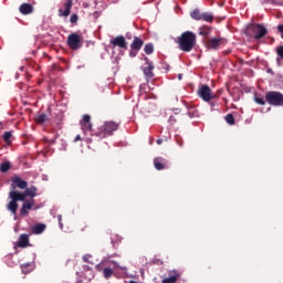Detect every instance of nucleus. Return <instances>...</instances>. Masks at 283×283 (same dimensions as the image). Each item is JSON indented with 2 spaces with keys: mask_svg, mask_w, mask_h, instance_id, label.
<instances>
[{
  "mask_svg": "<svg viewBox=\"0 0 283 283\" xmlns=\"http://www.w3.org/2000/svg\"><path fill=\"white\" fill-rule=\"evenodd\" d=\"M176 43L178 44L179 50L181 52H191L193 48H196L197 36L196 33L191 31H186L177 38Z\"/></svg>",
  "mask_w": 283,
  "mask_h": 283,
  "instance_id": "nucleus-1",
  "label": "nucleus"
},
{
  "mask_svg": "<svg viewBox=\"0 0 283 283\" xmlns=\"http://www.w3.org/2000/svg\"><path fill=\"white\" fill-rule=\"evenodd\" d=\"M119 127L120 124L114 120L105 122L102 126L97 128V130L94 133V136L99 138V140H103V138L112 136L114 132H118Z\"/></svg>",
  "mask_w": 283,
  "mask_h": 283,
  "instance_id": "nucleus-2",
  "label": "nucleus"
},
{
  "mask_svg": "<svg viewBox=\"0 0 283 283\" xmlns=\"http://www.w3.org/2000/svg\"><path fill=\"white\" fill-rule=\"evenodd\" d=\"M191 19L195 21H205L206 23H213V13L211 12H205L200 9H195L190 12Z\"/></svg>",
  "mask_w": 283,
  "mask_h": 283,
  "instance_id": "nucleus-3",
  "label": "nucleus"
},
{
  "mask_svg": "<svg viewBox=\"0 0 283 283\" xmlns=\"http://www.w3.org/2000/svg\"><path fill=\"white\" fill-rule=\"evenodd\" d=\"M265 101L274 107H283V94L275 91H270L265 94Z\"/></svg>",
  "mask_w": 283,
  "mask_h": 283,
  "instance_id": "nucleus-4",
  "label": "nucleus"
},
{
  "mask_svg": "<svg viewBox=\"0 0 283 283\" xmlns=\"http://www.w3.org/2000/svg\"><path fill=\"white\" fill-rule=\"evenodd\" d=\"M9 198H11V201L8 203L7 209L10 211L13 216H17V211L19 209V202L20 201V192L17 190H11L9 192Z\"/></svg>",
  "mask_w": 283,
  "mask_h": 283,
  "instance_id": "nucleus-5",
  "label": "nucleus"
},
{
  "mask_svg": "<svg viewBox=\"0 0 283 283\" xmlns=\"http://www.w3.org/2000/svg\"><path fill=\"white\" fill-rule=\"evenodd\" d=\"M198 96L199 98H202V101H205L206 103H209V101H213V98H216V94L207 84H203L199 87Z\"/></svg>",
  "mask_w": 283,
  "mask_h": 283,
  "instance_id": "nucleus-6",
  "label": "nucleus"
},
{
  "mask_svg": "<svg viewBox=\"0 0 283 283\" xmlns=\"http://www.w3.org/2000/svg\"><path fill=\"white\" fill-rule=\"evenodd\" d=\"M67 45L71 50H81V48H83V44L81 43V35L77 33L70 34L67 38Z\"/></svg>",
  "mask_w": 283,
  "mask_h": 283,
  "instance_id": "nucleus-7",
  "label": "nucleus"
},
{
  "mask_svg": "<svg viewBox=\"0 0 283 283\" xmlns=\"http://www.w3.org/2000/svg\"><path fill=\"white\" fill-rule=\"evenodd\" d=\"M80 125H81V129H82L83 134H85V136H87L88 134L94 136V134H92V117L90 115H84L82 117V120L80 122Z\"/></svg>",
  "mask_w": 283,
  "mask_h": 283,
  "instance_id": "nucleus-8",
  "label": "nucleus"
},
{
  "mask_svg": "<svg viewBox=\"0 0 283 283\" xmlns=\"http://www.w3.org/2000/svg\"><path fill=\"white\" fill-rule=\"evenodd\" d=\"M220 45H227V39L224 38H211L207 42L208 50H219Z\"/></svg>",
  "mask_w": 283,
  "mask_h": 283,
  "instance_id": "nucleus-9",
  "label": "nucleus"
},
{
  "mask_svg": "<svg viewBox=\"0 0 283 283\" xmlns=\"http://www.w3.org/2000/svg\"><path fill=\"white\" fill-rule=\"evenodd\" d=\"M112 49L119 48L120 50H127V41L125 40V36L117 35L114 39L111 40Z\"/></svg>",
  "mask_w": 283,
  "mask_h": 283,
  "instance_id": "nucleus-10",
  "label": "nucleus"
},
{
  "mask_svg": "<svg viewBox=\"0 0 283 283\" xmlns=\"http://www.w3.org/2000/svg\"><path fill=\"white\" fill-rule=\"evenodd\" d=\"M72 6H74V0H64L63 8L59 9V17H70L72 12Z\"/></svg>",
  "mask_w": 283,
  "mask_h": 283,
  "instance_id": "nucleus-11",
  "label": "nucleus"
},
{
  "mask_svg": "<svg viewBox=\"0 0 283 283\" xmlns=\"http://www.w3.org/2000/svg\"><path fill=\"white\" fill-rule=\"evenodd\" d=\"M253 32H256V34L254 35L255 41L260 40V39H264V36H266L268 34V30L263 24H254L252 27Z\"/></svg>",
  "mask_w": 283,
  "mask_h": 283,
  "instance_id": "nucleus-12",
  "label": "nucleus"
},
{
  "mask_svg": "<svg viewBox=\"0 0 283 283\" xmlns=\"http://www.w3.org/2000/svg\"><path fill=\"white\" fill-rule=\"evenodd\" d=\"M11 187L12 189H28V181L21 179V177L19 176H14L12 179H11Z\"/></svg>",
  "mask_w": 283,
  "mask_h": 283,
  "instance_id": "nucleus-13",
  "label": "nucleus"
},
{
  "mask_svg": "<svg viewBox=\"0 0 283 283\" xmlns=\"http://www.w3.org/2000/svg\"><path fill=\"white\" fill-rule=\"evenodd\" d=\"M154 167L157 171H163V169H167V159L163 157H157L154 159Z\"/></svg>",
  "mask_w": 283,
  "mask_h": 283,
  "instance_id": "nucleus-14",
  "label": "nucleus"
},
{
  "mask_svg": "<svg viewBox=\"0 0 283 283\" xmlns=\"http://www.w3.org/2000/svg\"><path fill=\"white\" fill-rule=\"evenodd\" d=\"M19 12L23 15L32 14V12H34V7L28 2H24L19 7Z\"/></svg>",
  "mask_w": 283,
  "mask_h": 283,
  "instance_id": "nucleus-15",
  "label": "nucleus"
},
{
  "mask_svg": "<svg viewBox=\"0 0 283 283\" xmlns=\"http://www.w3.org/2000/svg\"><path fill=\"white\" fill-rule=\"evenodd\" d=\"M32 207H34V199L24 201L20 210L21 216H28V211H32Z\"/></svg>",
  "mask_w": 283,
  "mask_h": 283,
  "instance_id": "nucleus-16",
  "label": "nucleus"
},
{
  "mask_svg": "<svg viewBox=\"0 0 283 283\" xmlns=\"http://www.w3.org/2000/svg\"><path fill=\"white\" fill-rule=\"evenodd\" d=\"M145 61L148 66L144 67L143 72H144L146 78H154V64L149 63V57H145Z\"/></svg>",
  "mask_w": 283,
  "mask_h": 283,
  "instance_id": "nucleus-17",
  "label": "nucleus"
},
{
  "mask_svg": "<svg viewBox=\"0 0 283 283\" xmlns=\"http://www.w3.org/2000/svg\"><path fill=\"white\" fill-rule=\"evenodd\" d=\"M29 245H30V235L21 234L17 243V247H19L20 249H25Z\"/></svg>",
  "mask_w": 283,
  "mask_h": 283,
  "instance_id": "nucleus-18",
  "label": "nucleus"
},
{
  "mask_svg": "<svg viewBox=\"0 0 283 283\" xmlns=\"http://www.w3.org/2000/svg\"><path fill=\"white\" fill-rule=\"evenodd\" d=\"M143 45H145V42L143 41V39L138 38V36H134V40L130 44V50H136V52H139V50H142Z\"/></svg>",
  "mask_w": 283,
  "mask_h": 283,
  "instance_id": "nucleus-19",
  "label": "nucleus"
},
{
  "mask_svg": "<svg viewBox=\"0 0 283 283\" xmlns=\"http://www.w3.org/2000/svg\"><path fill=\"white\" fill-rule=\"evenodd\" d=\"M172 274L169 277H166L161 281V283H176L180 280V273L176 270L171 272Z\"/></svg>",
  "mask_w": 283,
  "mask_h": 283,
  "instance_id": "nucleus-20",
  "label": "nucleus"
},
{
  "mask_svg": "<svg viewBox=\"0 0 283 283\" xmlns=\"http://www.w3.org/2000/svg\"><path fill=\"white\" fill-rule=\"evenodd\" d=\"M35 123L38 125H45V123H48V120H50V117L48 116V114L45 113H42L40 115H38L35 118H34Z\"/></svg>",
  "mask_w": 283,
  "mask_h": 283,
  "instance_id": "nucleus-21",
  "label": "nucleus"
},
{
  "mask_svg": "<svg viewBox=\"0 0 283 283\" xmlns=\"http://www.w3.org/2000/svg\"><path fill=\"white\" fill-rule=\"evenodd\" d=\"M36 191H38L36 187L31 186L30 188H25L24 193L29 198H36Z\"/></svg>",
  "mask_w": 283,
  "mask_h": 283,
  "instance_id": "nucleus-22",
  "label": "nucleus"
},
{
  "mask_svg": "<svg viewBox=\"0 0 283 283\" xmlns=\"http://www.w3.org/2000/svg\"><path fill=\"white\" fill-rule=\"evenodd\" d=\"M209 34H211L210 27L202 25L201 28H199V36L207 38V36H209Z\"/></svg>",
  "mask_w": 283,
  "mask_h": 283,
  "instance_id": "nucleus-23",
  "label": "nucleus"
},
{
  "mask_svg": "<svg viewBox=\"0 0 283 283\" xmlns=\"http://www.w3.org/2000/svg\"><path fill=\"white\" fill-rule=\"evenodd\" d=\"M32 231H33V233L39 235V234H41V233H43L45 231V224H43V223L35 224L32 228Z\"/></svg>",
  "mask_w": 283,
  "mask_h": 283,
  "instance_id": "nucleus-24",
  "label": "nucleus"
},
{
  "mask_svg": "<svg viewBox=\"0 0 283 283\" xmlns=\"http://www.w3.org/2000/svg\"><path fill=\"white\" fill-rule=\"evenodd\" d=\"M10 167H12L11 164H10V161H4V163H2V164L0 165V171H1V174H8V171H10Z\"/></svg>",
  "mask_w": 283,
  "mask_h": 283,
  "instance_id": "nucleus-25",
  "label": "nucleus"
},
{
  "mask_svg": "<svg viewBox=\"0 0 283 283\" xmlns=\"http://www.w3.org/2000/svg\"><path fill=\"white\" fill-rule=\"evenodd\" d=\"M12 132H6L3 135H2V140H4V143H7V145H12Z\"/></svg>",
  "mask_w": 283,
  "mask_h": 283,
  "instance_id": "nucleus-26",
  "label": "nucleus"
},
{
  "mask_svg": "<svg viewBox=\"0 0 283 283\" xmlns=\"http://www.w3.org/2000/svg\"><path fill=\"white\" fill-rule=\"evenodd\" d=\"M103 274L106 280H109V277H112V275H114V270H112V268H104Z\"/></svg>",
  "mask_w": 283,
  "mask_h": 283,
  "instance_id": "nucleus-27",
  "label": "nucleus"
},
{
  "mask_svg": "<svg viewBox=\"0 0 283 283\" xmlns=\"http://www.w3.org/2000/svg\"><path fill=\"white\" fill-rule=\"evenodd\" d=\"M224 118L228 125H235V117H233V114H228Z\"/></svg>",
  "mask_w": 283,
  "mask_h": 283,
  "instance_id": "nucleus-28",
  "label": "nucleus"
},
{
  "mask_svg": "<svg viewBox=\"0 0 283 283\" xmlns=\"http://www.w3.org/2000/svg\"><path fill=\"white\" fill-rule=\"evenodd\" d=\"M145 54H154V44L149 43L146 44L144 48Z\"/></svg>",
  "mask_w": 283,
  "mask_h": 283,
  "instance_id": "nucleus-29",
  "label": "nucleus"
},
{
  "mask_svg": "<svg viewBox=\"0 0 283 283\" xmlns=\"http://www.w3.org/2000/svg\"><path fill=\"white\" fill-rule=\"evenodd\" d=\"M254 102L256 105H266V101H264L262 97L254 96Z\"/></svg>",
  "mask_w": 283,
  "mask_h": 283,
  "instance_id": "nucleus-30",
  "label": "nucleus"
},
{
  "mask_svg": "<svg viewBox=\"0 0 283 283\" xmlns=\"http://www.w3.org/2000/svg\"><path fill=\"white\" fill-rule=\"evenodd\" d=\"M71 23H78V14L74 13L70 18Z\"/></svg>",
  "mask_w": 283,
  "mask_h": 283,
  "instance_id": "nucleus-31",
  "label": "nucleus"
},
{
  "mask_svg": "<svg viewBox=\"0 0 283 283\" xmlns=\"http://www.w3.org/2000/svg\"><path fill=\"white\" fill-rule=\"evenodd\" d=\"M168 123H170V125H176V123H178V119L176 118V116L170 115L169 119H168Z\"/></svg>",
  "mask_w": 283,
  "mask_h": 283,
  "instance_id": "nucleus-32",
  "label": "nucleus"
},
{
  "mask_svg": "<svg viewBox=\"0 0 283 283\" xmlns=\"http://www.w3.org/2000/svg\"><path fill=\"white\" fill-rule=\"evenodd\" d=\"M276 54H277V56H280V59L283 60V46H279V48L276 49Z\"/></svg>",
  "mask_w": 283,
  "mask_h": 283,
  "instance_id": "nucleus-33",
  "label": "nucleus"
},
{
  "mask_svg": "<svg viewBox=\"0 0 283 283\" xmlns=\"http://www.w3.org/2000/svg\"><path fill=\"white\" fill-rule=\"evenodd\" d=\"M25 198H28V195H25V192H20V202H25Z\"/></svg>",
  "mask_w": 283,
  "mask_h": 283,
  "instance_id": "nucleus-34",
  "label": "nucleus"
},
{
  "mask_svg": "<svg viewBox=\"0 0 283 283\" xmlns=\"http://www.w3.org/2000/svg\"><path fill=\"white\" fill-rule=\"evenodd\" d=\"M138 54V51L130 49L129 56L134 57Z\"/></svg>",
  "mask_w": 283,
  "mask_h": 283,
  "instance_id": "nucleus-35",
  "label": "nucleus"
},
{
  "mask_svg": "<svg viewBox=\"0 0 283 283\" xmlns=\"http://www.w3.org/2000/svg\"><path fill=\"white\" fill-rule=\"evenodd\" d=\"M277 30L281 33V39H283V24H279Z\"/></svg>",
  "mask_w": 283,
  "mask_h": 283,
  "instance_id": "nucleus-36",
  "label": "nucleus"
},
{
  "mask_svg": "<svg viewBox=\"0 0 283 283\" xmlns=\"http://www.w3.org/2000/svg\"><path fill=\"white\" fill-rule=\"evenodd\" d=\"M61 220H62V217L59 216V224H60V228L63 229V222Z\"/></svg>",
  "mask_w": 283,
  "mask_h": 283,
  "instance_id": "nucleus-37",
  "label": "nucleus"
},
{
  "mask_svg": "<svg viewBox=\"0 0 283 283\" xmlns=\"http://www.w3.org/2000/svg\"><path fill=\"white\" fill-rule=\"evenodd\" d=\"M28 268V265H22L21 269H22V273H29L25 269Z\"/></svg>",
  "mask_w": 283,
  "mask_h": 283,
  "instance_id": "nucleus-38",
  "label": "nucleus"
},
{
  "mask_svg": "<svg viewBox=\"0 0 283 283\" xmlns=\"http://www.w3.org/2000/svg\"><path fill=\"white\" fill-rule=\"evenodd\" d=\"M78 140H81V135H76L74 143H78Z\"/></svg>",
  "mask_w": 283,
  "mask_h": 283,
  "instance_id": "nucleus-39",
  "label": "nucleus"
},
{
  "mask_svg": "<svg viewBox=\"0 0 283 283\" xmlns=\"http://www.w3.org/2000/svg\"><path fill=\"white\" fill-rule=\"evenodd\" d=\"M83 260H84V262H90V260H88V256H87V255H84V256H83Z\"/></svg>",
  "mask_w": 283,
  "mask_h": 283,
  "instance_id": "nucleus-40",
  "label": "nucleus"
},
{
  "mask_svg": "<svg viewBox=\"0 0 283 283\" xmlns=\"http://www.w3.org/2000/svg\"><path fill=\"white\" fill-rule=\"evenodd\" d=\"M157 145H163V139H157Z\"/></svg>",
  "mask_w": 283,
  "mask_h": 283,
  "instance_id": "nucleus-41",
  "label": "nucleus"
},
{
  "mask_svg": "<svg viewBox=\"0 0 283 283\" xmlns=\"http://www.w3.org/2000/svg\"><path fill=\"white\" fill-rule=\"evenodd\" d=\"M188 114H189L190 118H192V117H193V114H191V112H188Z\"/></svg>",
  "mask_w": 283,
  "mask_h": 283,
  "instance_id": "nucleus-42",
  "label": "nucleus"
},
{
  "mask_svg": "<svg viewBox=\"0 0 283 283\" xmlns=\"http://www.w3.org/2000/svg\"><path fill=\"white\" fill-rule=\"evenodd\" d=\"M211 107H216V104H213V102L210 103Z\"/></svg>",
  "mask_w": 283,
  "mask_h": 283,
  "instance_id": "nucleus-43",
  "label": "nucleus"
},
{
  "mask_svg": "<svg viewBox=\"0 0 283 283\" xmlns=\"http://www.w3.org/2000/svg\"><path fill=\"white\" fill-rule=\"evenodd\" d=\"M129 283H137L136 281H129Z\"/></svg>",
  "mask_w": 283,
  "mask_h": 283,
  "instance_id": "nucleus-44",
  "label": "nucleus"
},
{
  "mask_svg": "<svg viewBox=\"0 0 283 283\" xmlns=\"http://www.w3.org/2000/svg\"><path fill=\"white\" fill-rule=\"evenodd\" d=\"M36 209H39V207H35V208H34V211H36Z\"/></svg>",
  "mask_w": 283,
  "mask_h": 283,
  "instance_id": "nucleus-45",
  "label": "nucleus"
}]
</instances>
